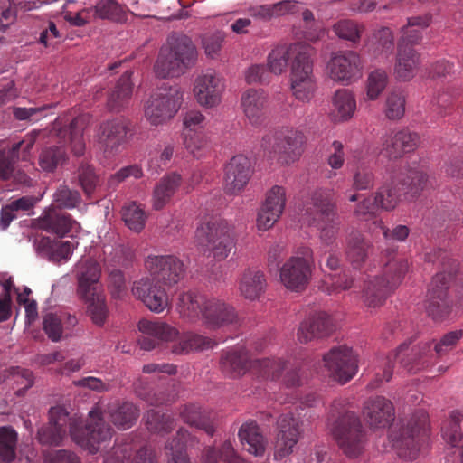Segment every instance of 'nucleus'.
<instances>
[{"instance_id": "obj_16", "label": "nucleus", "mask_w": 463, "mask_h": 463, "mask_svg": "<svg viewBox=\"0 0 463 463\" xmlns=\"http://www.w3.org/2000/svg\"><path fill=\"white\" fill-rule=\"evenodd\" d=\"M77 420L78 428L84 429L80 418H70L68 411L61 406L52 407L49 411V423L39 429L37 439L43 445L60 446L67 433L69 424L70 434L71 422ZM72 438V435H71Z\"/></svg>"}, {"instance_id": "obj_42", "label": "nucleus", "mask_w": 463, "mask_h": 463, "mask_svg": "<svg viewBox=\"0 0 463 463\" xmlns=\"http://www.w3.org/2000/svg\"><path fill=\"white\" fill-rule=\"evenodd\" d=\"M372 244L359 232H353L347 238L346 258L354 268H360L366 260Z\"/></svg>"}, {"instance_id": "obj_27", "label": "nucleus", "mask_w": 463, "mask_h": 463, "mask_svg": "<svg viewBox=\"0 0 463 463\" xmlns=\"http://www.w3.org/2000/svg\"><path fill=\"white\" fill-rule=\"evenodd\" d=\"M363 414L371 428L384 429L394 420V407L390 400L376 396L364 402Z\"/></svg>"}, {"instance_id": "obj_22", "label": "nucleus", "mask_w": 463, "mask_h": 463, "mask_svg": "<svg viewBox=\"0 0 463 463\" xmlns=\"http://www.w3.org/2000/svg\"><path fill=\"white\" fill-rule=\"evenodd\" d=\"M313 49L309 44L303 43H295L290 45H279L274 48L268 56V66L269 71L276 74H281L289 61L291 64L298 61H305L307 57H312Z\"/></svg>"}, {"instance_id": "obj_63", "label": "nucleus", "mask_w": 463, "mask_h": 463, "mask_svg": "<svg viewBox=\"0 0 463 463\" xmlns=\"http://www.w3.org/2000/svg\"><path fill=\"white\" fill-rule=\"evenodd\" d=\"M374 185V175L371 169L359 166L353 175L352 187L355 191L369 190Z\"/></svg>"}, {"instance_id": "obj_62", "label": "nucleus", "mask_w": 463, "mask_h": 463, "mask_svg": "<svg viewBox=\"0 0 463 463\" xmlns=\"http://www.w3.org/2000/svg\"><path fill=\"white\" fill-rule=\"evenodd\" d=\"M286 204V189L279 185H274L267 193L265 203L262 206L270 211L282 213Z\"/></svg>"}, {"instance_id": "obj_56", "label": "nucleus", "mask_w": 463, "mask_h": 463, "mask_svg": "<svg viewBox=\"0 0 463 463\" xmlns=\"http://www.w3.org/2000/svg\"><path fill=\"white\" fill-rule=\"evenodd\" d=\"M184 146L194 157H202L209 151L208 140L202 132L184 133Z\"/></svg>"}, {"instance_id": "obj_30", "label": "nucleus", "mask_w": 463, "mask_h": 463, "mask_svg": "<svg viewBox=\"0 0 463 463\" xmlns=\"http://www.w3.org/2000/svg\"><path fill=\"white\" fill-rule=\"evenodd\" d=\"M420 137L416 133L407 129L397 131L389 136L383 144V153L390 159H397L403 154L413 151L419 143Z\"/></svg>"}, {"instance_id": "obj_26", "label": "nucleus", "mask_w": 463, "mask_h": 463, "mask_svg": "<svg viewBox=\"0 0 463 463\" xmlns=\"http://www.w3.org/2000/svg\"><path fill=\"white\" fill-rule=\"evenodd\" d=\"M130 131L129 123L124 118H115L103 121L98 130V140L105 153L113 155L127 142Z\"/></svg>"}, {"instance_id": "obj_31", "label": "nucleus", "mask_w": 463, "mask_h": 463, "mask_svg": "<svg viewBox=\"0 0 463 463\" xmlns=\"http://www.w3.org/2000/svg\"><path fill=\"white\" fill-rule=\"evenodd\" d=\"M204 323L213 328L237 321L233 307L216 298H206L203 317Z\"/></svg>"}, {"instance_id": "obj_10", "label": "nucleus", "mask_w": 463, "mask_h": 463, "mask_svg": "<svg viewBox=\"0 0 463 463\" xmlns=\"http://www.w3.org/2000/svg\"><path fill=\"white\" fill-rule=\"evenodd\" d=\"M170 50L161 51L155 64L157 77H176L191 66L196 58V50L192 40L185 36H172L169 39Z\"/></svg>"}, {"instance_id": "obj_48", "label": "nucleus", "mask_w": 463, "mask_h": 463, "mask_svg": "<svg viewBox=\"0 0 463 463\" xmlns=\"http://www.w3.org/2000/svg\"><path fill=\"white\" fill-rule=\"evenodd\" d=\"M87 305V310L92 322L101 326L109 316V308L106 302L104 290H100L90 298H79Z\"/></svg>"}, {"instance_id": "obj_28", "label": "nucleus", "mask_w": 463, "mask_h": 463, "mask_svg": "<svg viewBox=\"0 0 463 463\" xmlns=\"http://www.w3.org/2000/svg\"><path fill=\"white\" fill-rule=\"evenodd\" d=\"M254 359L249 351L243 347H235L222 353L220 360L222 372L231 378L244 375L249 370Z\"/></svg>"}, {"instance_id": "obj_25", "label": "nucleus", "mask_w": 463, "mask_h": 463, "mask_svg": "<svg viewBox=\"0 0 463 463\" xmlns=\"http://www.w3.org/2000/svg\"><path fill=\"white\" fill-rule=\"evenodd\" d=\"M251 165L248 157L233 156L224 167L223 190L229 195H237L243 191L251 176Z\"/></svg>"}, {"instance_id": "obj_39", "label": "nucleus", "mask_w": 463, "mask_h": 463, "mask_svg": "<svg viewBox=\"0 0 463 463\" xmlns=\"http://www.w3.org/2000/svg\"><path fill=\"white\" fill-rule=\"evenodd\" d=\"M238 436L244 449L249 453L255 456H262L264 454L267 439L255 421L243 423L239 430Z\"/></svg>"}, {"instance_id": "obj_15", "label": "nucleus", "mask_w": 463, "mask_h": 463, "mask_svg": "<svg viewBox=\"0 0 463 463\" xmlns=\"http://www.w3.org/2000/svg\"><path fill=\"white\" fill-rule=\"evenodd\" d=\"M328 376L341 384L349 382L357 373V357L346 345L333 347L323 356Z\"/></svg>"}, {"instance_id": "obj_3", "label": "nucleus", "mask_w": 463, "mask_h": 463, "mask_svg": "<svg viewBox=\"0 0 463 463\" xmlns=\"http://www.w3.org/2000/svg\"><path fill=\"white\" fill-rule=\"evenodd\" d=\"M89 123L90 116L87 114L74 118L68 128L62 127L61 119L57 118L53 124V129L58 132L59 145L42 149L38 160L41 168L46 172H53L59 165H63L68 159L65 148L67 143L74 156H82L85 151L83 132Z\"/></svg>"}, {"instance_id": "obj_2", "label": "nucleus", "mask_w": 463, "mask_h": 463, "mask_svg": "<svg viewBox=\"0 0 463 463\" xmlns=\"http://www.w3.org/2000/svg\"><path fill=\"white\" fill-rule=\"evenodd\" d=\"M142 336L138 339L141 349L151 351L165 343H173L171 352L182 355L193 351L213 348L215 345L210 338L193 333L180 335L178 330L165 322L142 319L138 322Z\"/></svg>"}, {"instance_id": "obj_33", "label": "nucleus", "mask_w": 463, "mask_h": 463, "mask_svg": "<svg viewBox=\"0 0 463 463\" xmlns=\"http://www.w3.org/2000/svg\"><path fill=\"white\" fill-rule=\"evenodd\" d=\"M268 97L261 89H249L241 96V108L252 125H259L265 117Z\"/></svg>"}, {"instance_id": "obj_34", "label": "nucleus", "mask_w": 463, "mask_h": 463, "mask_svg": "<svg viewBox=\"0 0 463 463\" xmlns=\"http://www.w3.org/2000/svg\"><path fill=\"white\" fill-rule=\"evenodd\" d=\"M206 298L195 291L180 293L176 300V311L182 318L195 322L203 317Z\"/></svg>"}, {"instance_id": "obj_47", "label": "nucleus", "mask_w": 463, "mask_h": 463, "mask_svg": "<svg viewBox=\"0 0 463 463\" xmlns=\"http://www.w3.org/2000/svg\"><path fill=\"white\" fill-rule=\"evenodd\" d=\"M91 8L94 15L99 19L116 23H122L127 19L128 8L116 0H99Z\"/></svg>"}, {"instance_id": "obj_38", "label": "nucleus", "mask_w": 463, "mask_h": 463, "mask_svg": "<svg viewBox=\"0 0 463 463\" xmlns=\"http://www.w3.org/2000/svg\"><path fill=\"white\" fill-rule=\"evenodd\" d=\"M266 278L262 271L257 269H247L239 280L240 294L248 300L258 299L266 288Z\"/></svg>"}, {"instance_id": "obj_61", "label": "nucleus", "mask_w": 463, "mask_h": 463, "mask_svg": "<svg viewBox=\"0 0 463 463\" xmlns=\"http://www.w3.org/2000/svg\"><path fill=\"white\" fill-rule=\"evenodd\" d=\"M78 177L84 193L90 196L99 184V177L94 168L87 163H82L79 167Z\"/></svg>"}, {"instance_id": "obj_13", "label": "nucleus", "mask_w": 463, "mask_h": 463, "mask_svg": "<svg viewBox=\"0 0 463 463\" xmlns=\"http://www.w3.org/2000/svg\"><path fill=\"white\" fill-rule=\"evenodd\" d=\"M305 141V136L301 131L290 129L275 136L264 137L261 146L280 164L289 165L301 156Z\"/></svg>"}, {"instance_id": "obj_5", "label": "nucleus", "mask_w": 463, "mask_h": 463, "mask_svg": "<svg viewBox=\"0 0 463 463\" xmlns=\"http://www.w3.org/2000/svg\"><path fill=\"white\" fill-rule=\"evenodd\" d=\"M346 400L342 398L333 402L330 417L335 420L331 431L343 452L354 458L362 453L366 438L360 418L354 411L346 409Z\"/></svg>"}, {"instance_id": "obj_59", "label": "nucleus", "mask_w": 463, "mask_h": 463, "mask_svg": "<svg viewBox=\"0 0 463 463\" xmlns=\"http://www.w3.org/2000/svg\"><path fill=\"white\" fill-rule=\"evenodd\" d=\"M405 112V97L400 91L391 92L385 102V116L391 120L400 119Z\"/></svg>"}, {"instance_id": "obj_7", "label": "nucleus", "mask_w": 463, "mask_h": 463, "mask_svg": "<svg viewBox=\"0 0 463 463\" xmlns=\"http://www.w3.org/2000/svg\"><path fill=\"white\" fill-rule=\"evenodd\" d=\"M195 241L217 260H224L236 245L234 227L221 218L202 221L195 231Z\"/></svg>"}, {"instance_id": "obj_41", "label": "nucleus", "mask_w": 463, "mask_h": 463, "mask_svg": "<svg viewBox=\"0 0 463 463\" xmlns=\"http://www.w3.org/2000/svg\"><path fill=\"white\" fill-rule=\"evenodd\" d=\"M184 421L213 436L215 431L212 413L196 404L185 405L181 411Z\"/></svg>"}, {"instance_id": "obj_9", "label": "nucleus", "mask_w": 463, "mask_h": 463, "mask_svg": "<svg viewBox=\"0 0 463 463\" xmlns=\"http://www.w3.org/2000/svg\"><path fill=\"white\" fill-rule=\"evenodd\" d=\"M427 175L416 168H409L396 174L392 181V186L381 187L374 195V202L380 208L391 211L400 201L402 194L418 195L427 187Z\"/></svg>"}, {"instance_id": "obj_57", "label": "nucleus", "mask_w": 463, "mask_h": 463, "mask_svg": "<svg viewBox=\"0 0 463 463\" xmlns=\"http://www.w3.org/2000/svg\"><path fill=\"white\" fill-rule=\"evenodd\" d=\"M107 288L112 299L123 300L128 294L126 278L120 269H113L108 274Z\"/></svg>"}, {"instance_id": "obj_50", "label": "nucleus", "mask_w": 463, "mask_h": 463, "mask_svg": "<svg viewBox=\"0 0 463 463\" xmlns=\"http://www.w3.org/2000/svg\"><path fill=\"white\" fill-rule=\"evenodd\" d=\"M18 433L11 426L0 427V458L3 461L12 462L16 458Z\"/></svg>"}, {"instance_id": "obj_12", "label": "nucleus", "mask_w": 463, "mask_h": 463, "mask_svg": "<svg viewBox=\"0 0 463 463\" xmlns=\"http://www.w3.org/2000/svg\"><path fill=\"white\" fill-rule=\"evenodd\" d=\"M427 438V415L421 411L415 413L399 433L390 435L392 447L398 456L407 460L417 458Z\"/></svg>"}, {"instance_id": "obj_58", "label": "nucleus", "mask_w": 463, "mask_h": 463, "mask_svg": "<svg viewBox=\"0 0 463 463\" xmlns=\"http://www.w3.org/2000/svg\"><path fill=\"white\" fill-rule=\"evenodd\" d=\"M80 201V193L65 185H61L53 194V202L58 208L72 209L77 207Z\"/></svg>"}, {"instance_id": "obj_51", "label": "nucleus", "mask_w": 463, "mask_h": 463, "mask_svg": "<svg viewBox=\"0 0 463 463\" xmlns=\"http://www.w3.org/2000/svg\"><path fill=\"white\" fill-rule=\"evenodd\" d=\"M188 436L186 430L180 429L176 438L165 445L166 450L169 451L167 463H190L185 450Z\"/></svg>"}, {"instance_id": "obj_52", "label": "nucleus", "mask_w": 463, "mask_h": 463, "mask_svg": "<svg viewBox=\"0 0 463 463\" xmlns=\"http://www.w3.org/2000/svg\"><path fill=\"white\" fill-rule=\"evenodd\" d=\"M125 224L136 232H141L146 223V215L140 205L135 202L126 203L121 211Z\"/></svg>"}, {"instance_id": "obj_6", "label": "nucleus", "mask_w": 463, "mask_h": 463, "mask_svg": "<svg viewBox=\"0 0 463 463\" xmlns=\"http://www.w3.org/2000/svg\"><path fill=\"white\" fill-rule=\"evenodd\" d=\"M427 259L429 261L440 264L442 271L437 273L432 279L428 293L426 311L432 319L442 320L449 316L451 310L452 304L448 298L447 289L449 280L457 271L458 262L450 259L443 250L428 254Z\"/></svg>"}, {"instance_id": "obj_44", "label": "nucleus", "mask_w": 463, "mask_h": 463, "mask_svg": "<svg viewBox=\"0 0 463 463\" xmlns=\"http://www.w3.org/2000/svg\"><path fill=\"white\" fill-rule=\"evenodd\" d=\"M356 109V101L354 94L346 89L335 91L333 97V116L335 120L345 121L350 119Z\"/></svg>"}, {"instance_id": "obj_37", "label": "nucleus", "mask_w": 463, "mask_h": 463, "mask_svg": "<svg viewBox=\"0 0 463 463\" xmlns=\"http://www.w3.org/2000/svg\"><path fill=\"white\" fill-rule=\"evenodd\" d=\"M36 249L51 261L60 263L62 261L66 262L71 258L74 246L69 241L42 237L36 241Z\"/></svg>"}, {"instance_id": "obj_20", "label": "nucleus", "mask_w": 463, "mask_h": 463, "mask_svg": "<svg viewBox=\"0 0 463 463\" xmlns=\"http://www.w3.org/2000/svg\"><path fill=\"white\" fill-rule=\"evenodd\" d=\"M277 437L274 445V458L280 460L292 453L300 437L299 419L292 412L283 413L277 421Z\"/></svg>"}, {"instance_id": "obj_46", "label": "nucleus", "mask_w": 463, "mask_h": 463, "mask_svg": "<svg viewBox=\"0 0 463 463\" xmlns=\"http://www.w3.org/2000/svg\"><path fill=\"white\" fill-rule=\"evenodd\" d=\"M203 463H244L230 441H224L219 449L207 447L203 453Z\"/></svg>"}, {"instance_id": "obj_17", "label": "nucleus", "mask_w": 463, "mask_h": 463, "mask_svg": "<svg viewBox=\"0 0 463 463\" xmlns=\"http://www.w3.org/2000/svg\"><path fill=\"white\" fill-rule=\"evenodd\" d=\"M363 69L361 57L353 51L335 52L327 63L330 79L345 85L358 80L362 77Z\"/></svg>"}, {"instance_id": "obj_19", "label": "nucleus", "mask_w": 463, "mask_h": 463, "mask_svg": "<svg viewBox=\"0 0 463 463\" xmlns=\"http://www.w3.org/2000/svg\"><path fill=\"white\" fill-rule=\"evenodd\" d=\"M224 90L223 79L211 69L202 72L194 80V94L203 107L213 108L219 105Z\"/></svg>"}, {"instance_id": "obj_14", "label": "nucleus", "mask_w": 463, "mask_h": 463, "mask_svg": "<svg viewBox=\"0 0 463 463\" xmlns=\"http://www.w3.org/2000/svg\"><path fill=\"white\" fill-rule=\"evenodd\" d=\"M313 251L305 247L301 256L289 258L280 268L281 283L293 291L303 290L311 278Z\"/></svg>"}, {"instance_id": "obj_24", "label": "nucleus", "mask_w": 463, "mask_h": 463, "mask_svg": "<svg viewBox=\"0 0 463 463\" xmlns=\"http://www.w3.org/2000/svg\"><path fill=\"white\" fill-rule=\"evenodd\" d=\"M134 297L141 300L152 312L161 313L170 306L168 295L157 281L148 277L135 281L132 287Z\"/></svg>"}, {"instance_id": "obj_49", "label": "nucleus", "mask_w": 463, "mask_h": 463, "mask_svg": "<svg viewBox=\"0 0 463 463\" xmlns=\"http://www.w3.org/2000/svg\"><path fill=\"white\" fill-rule=\"evenodd\" d=\"M430 16H418L408 19V24L402 29V36L398 47H411L412 44L418 43L421 39V32L417 27L425 28L430 25Z\"/></svg>"}, {"instance_id": "obj_35", "label": "nucleus", "mask_w": 463, "mask_h": 463, "mask_svg": "<svg viewBox=\"0 0 463 463\" xmlns=\"http://www.w3.org/2000/svg\"><path fill=\"white\" fill-rule=\"evenodd\" d=\"M182 183V176L170 173L163 176L156 184L152 195V206L155 210L163 209L173 198Z\"/></svg>"}, {"instance_id": "obj_8", "label": "nucleus", "mask_w": 463, "mask_h": 463, "mask_svg": "<svg viewBox=\"0 0 463 463\" xmlns=\"http://www.w3.org/2000/svg\"><path fill=\"white\" fill-rule=\"evenodd\" d=\"M409 270V262L402 257L391 258L383 268L382 277L369 279L364 287L363 299L366 307L375 308L381 307L388 295L402 282Z\"/></svg>"}, {"instance_id": "obj_45", "label": "nucleus", "mask_w": 463, "mask_h": 463, "mask_svg": "<svg viewBox=\"0 0 463 463\" xmlns=\"http://www.w3.org/2000/svg\"><path fill=\"white\" fill-rule=\"evenodd\" d=\"M287 369L286 362L281 358L254 359L251 372L259 378L275 381L281 375V372Z\"/></svg>"}, {"instance_id": "obj_40", "label": "nucleus", "mask_w": 463, "mask_h": 463, "mask_svg": "<svg viewBox=\"0 0 463 463\" xmlns=\"http://www.w3.org/2000/svg\"><path fill=\"white\" fill-rule=\"evenodd\" d=\"M420 57L412 47H398L394 73L398 80L407 81L414 77Z\"/></svg>"}, {"instance_id": "obj_32", "label": "nucleus", "mask_w": 463, "mask_h": 463, "mask_svg": "<svg viewBox=\"0 0 463 463\" xmlns=\"http://www.w3.org/2000/svg\"><path fill=\"white\" fill-rule=\"evenodd\" d=\"M38 226L47 232L63 237L78 227V223L70 214L52 208L43 213L38 219Z\"/></svg>"}, {"instance_id": "obj_1", "label": "nucleus", "mask_w": 463, "mask_h": 463, "mask_svg": "<svg viewBox=\"0 0 463 463\" xmlns=\"http://www.w3.org/2000/svg\"><path fill=\"white\" fill-rule=\"evenodd\" d=\"M137 416L138 411L131 402L120 403L115 401L104 404L99 402L89 411L84 429L78 428L77 420L71 422L72 440L90 453L95 454L100 445L112 437L113 429L106 422V417H109L117 428L126 430L132 427Z\"/></svg>"}, {"instance_id": "obj_29", "label": "nucleus", "mask_w": 463, "mask_h": 463, "mask_svg": "<svg viewBox=\"0 0 463 463\" xmlns=\"http://www.w3.org/2000/svg\"><path fill=\"white\" fill-rule=\"evenodd\" d=\"M333 331V323L330 317L323 312L314 314L303 321L298 330V339L301 343H307L315 338L328 336Z\"/></svg>"}, {"instance_id": "obj_21", "label": "nucleus", "mask_w": 463, "mask_h": 463, "mask_svg": "<svg viewBox=\"0 0 463 463\" xmlns=\"http://www.w3.org/2000/svg\"><path fill=\"white\" fill-rule=\"evenodd\" d=\"M290 87L294 97L300 101L307 102L313 98L317 84L311 57L302 60L301 63L297 61L291 65Z\"/></svg>"}, {"instance_id": "obj_4", "label": "nucleus", "mask_w": 463, "mask_h": 463, "mask_svg": "<svg viewBox=\"0 0 463 463\" xmlns=\"http://www.w3.org/2000/svg\"><path fill=\"white\" fill-rule=\"evenodd\" d=\"M333 195L332 189L319 187L312 191L303 203L306 222L319 232V239L326 246L335 241L340 230Z\"/></svg>"}, {"instance_id": "obj_11", "label": "nucleus", "mask_w": 463, "mask_h": 463, "mask_svg": "<svg viewBox=\"0 0 463 463\" xmlns=\"http://www.w3.org/2000/svg\"><path fill=\"white\" fill-rule=\"evenodd\" d=\"M184 92L177 85H164L154 92L144 106V115L150 125L166 124L178 112Z\"/></svg>"}, {"instance_id": "obj_55", "label": "nucleus", "mask_w": 463, "mask_h": 463, "mask_svg": "<svg viewBox=\"0 0 463 463\" xmlns=\"http://www.w3.org/2000/svg\"><path fill=\"white\" fill-rule=\"evenodd\" d=\"M388 84V74L384 70L371 71L366 81V95L371 100L376 99Z\"/></svg>"}, {"instance_id": "obj_18", "label": "nucleus", "mask_w": 463, "mask_h": 463, "mask_svg": "<svg viewBox=\"0 0 463 463\" xmlns=\"http://www.w3.org/2000/svg\"><path fill=\"white\" fill-rule=\"evenodd\" d=\"M145 267L154 280L169 287L177 284L184 273L183 261L175 255H150Z\"/></svg>"}, {"instance_id": "obj_53", "label": "nucleus", "mask_w": 463, "mask_h": 463, "mask_svg": "<svg viewBox=\"0 0 463 463\" xmlns=\"http://www.w3.org/2000/svg\"><path fill=\"white\" fill-rule=\"evenodd\" d=\"M146 425L149 431L155 433H167L174 429L173 418L154 409L147 411L145 415Z\"/></svg>"}, {"instance_id": "obj_23", "label": "nucleus", "mask_w": 463, "mask_h": 463, "mask_svg": "<svg viewBox=\"0 0 463 463\" xmlns=\"http://www.w3.org/2000/svg\"><path fill=\"white\" fill-rule=\"evenodd\" d=\"M77 295L79 298H90L103 290L100 282L101 267L92 258H81L76 264Z\"/></svg>"}, {"instance_id": "obj_64", "label": "nucleus", "mask_w": 463, "mask_h": 463, "mask_svg": "<svg viewBox=\"0 0 463 463\" xmlns=\"http://www.w3.org/2000/svg\"><path fill=\"white\" fill-rule=\"evenodd\" d=\"M463 337L462 330H455L447 333L439 342L434 345V351L439 356L448 354L454 348L457 343Z\"/></svg>"}, {"instance_id": "obj_54", "label": "nucleus", "mask_w": 463, "mask_h": 463, "mask_svg": "<svg viewBox=\"0 0 463 463\" xmlns=\"http://www.w3.org/2000/svg\"><path fill=\"white\" fill-rule=\"evenodd\" d=\"M463 414L459 411L451 412L449 419L442 427V437L451 446H457L462 439L460 422Z\"/></svg>"}, {"instance_id": "obj_36", "label": "nucleus", "mask_w": 463, "mask_h": 463, "mask_svg": "<svg viewBox=\"0 0 463 463\" xmlns=\"http://www.w3.org/2000/svg\"><path fill=\"white\" fill-rule=\"evenodd\" d=\"M132 74L131 71H125L115 88L108 93L107 108L109 111L119 112L128 106L133 90Z\"/></svg>"}, {"instance_id": "obj_43", "label": "nucleus", "mask_w": 463, "mask_h": 463, "mask_svg": "<svg viewBox=\"0 0 463 463\" xmlns=\"http://www.w3.org/2000/svg\"><path fill=\"white\" fill-rule=\"evenodd\" d=\"M407 349L408 345L403 343L399 346L395 354H390L379 360L374 367L373 377L368 383L367 388L374 390L380 387L383 382H389L392 376L394 359L400 358Z\"/></svg>"}, {"instance_id": "obj_60", "label": "nucleus", "mask_w": 463, "mask_h": 463, "mask_svg": "<svg viewBox=\"0 0 463 463\" xmlns=\"http://www.w3.org/2000/svg\"><path fill=\"white\" fill-rule=\"evenodd\" d=\"M43 328L52 342L60 341L63 333L61 316L52 312L46 313L43 318Z\"/></svg>"}]
</instances>
